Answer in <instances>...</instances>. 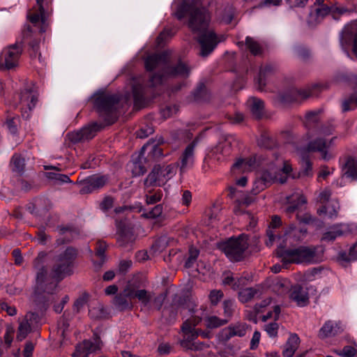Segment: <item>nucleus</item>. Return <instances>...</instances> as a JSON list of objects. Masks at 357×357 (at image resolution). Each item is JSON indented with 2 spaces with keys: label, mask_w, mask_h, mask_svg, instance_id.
I'll return each instance as SVG.
<instances>
[{
  "label": "nucleus",
  "mask_w": 357,
  "mask_h": 357,
  "mask_svg": "<svg viewBox=\"0 0 357 357\" xmlns=\"http://www.w3.org/2000/svg\"><path fill=\"white\" fill-rule=\"evenodd\" d=\"M52 11L50 1L36 0V5L29 10L27 17L30 22L35 26L40 22V32H45L49 25L48 17Z\"/></svg>",
  "instance_id": "6e6552de"
},
{
  "label": "nucleus",
  "mask_w": 357,
  "mask_h": 357,
  "mask_svg": "<svg viewBox=\"0 0 357 357\" xmlns=\"http://www.w3.org/2000/svg\"><path fill=\"white\" fill-rule=\"evenodd\" d=\"M224 296V294L221 290L213 289L211 291L208 298L212 305H217L218 303L222 300Z\"/></svg>",
  "instance_id": "4d7b16f0"
},
{
  "label": "nucleus",
  "mask_w": 357,
  "mask_h": 357,
  "mask_svg": "<svg viewBox=\"0 0 357 357\" xmlns=\"http://www.w3.org/2000/svg\"><path fill=\"white\" fill-rule=\"evenodd\" d=\"M38 318V314L33 312H29L26 314L25 320L22 321L18 327L17 339L19 341H22L25 339L31 331V325L29 321H32L33 319L36 321Z\"/></svg>",
  "instance_id": "bb28decb"
},
{
  "label": "nucleus",
  "mask_w": 357,
  "mask_h": 357,
  "mask_svg": "<svg viewBox=\"0 0 357 357\" xmlns=\"http://www.w3.org/2000/svg\"><path fill=\"white\" fill-rule=\"evenodd\" d=\"M330 13V8L326 5H321L312 9L309 14L307 22L312 26L320 23L323 19Z\"/></svg>",
  "instance_id": "a878e982"
},
{
  "label": "nucleus",
  "mask_w": 357,
  "mask_h": 357,
  "mask_svg": "<svg viewBox=\"0 0 357 357\" xmlns=\"http://www.w3.org/2000/svg\"><path fill=\"white\" fill-rule=\"evenodd\" d=\"M256 167V158L250 156L245 158H238L231 167V172L234 174L252 171Z\"/></svg>",
  "instance_id": "6ab92c4d"
},
{
  "label": "nucleus",
  "mask_w": 357,
  "mask_h": 357,
  "mask_svg": "<svg viewBox=\"0 0 357 357\" xmlns=\"http://www.w3.org/2000/svg\"><path fill=\"white\" fill-rule=\"evenodd\" d=\"M146 151H149V157L153 160H157L164 155L162 149L160 146V142L155 143V141L149 140L144 144L141 151L143 154Z\"/></svg>",
  "instance_id": "c85d7f7f"
},
{
  "label": "nucleus",
  "mask_w": 357,
  "mask_h": 357,
  "mask_svg": "<svg viewBox=\"0 0 357 357\" xmlns=\"http://www.w3.org/2000/svg\"><path fill=\"white\" fill-rule=\"evenodd\" d=\"M23 40L24 43H27L29 45V52L31 58H36L40 59L41 54L39 52V43L40 39L32 37V31L30 26H29L23 31Z\"/></svg>",
  "instance_id": "4be33fe9"
},
{
  "label": "nucleus",
  "mask_w": 357,
  "mask_h": 357,
  "mask_svg": "<svg viewBox=\"0 0 357 357\" xmlns=\"http://www.w3.org/2000/svg\"><path fill=\"white\" fill-rule=\"evenodd\" d=\"M302 172L300 173L301 176H312V165L310 160L305 155L302 158Z\"/></svg>",
  "instance_id": "8fccbe9b"
},
{
  "label": "nucleus",
  "mask_w": 357,
  "mask_h": 357,
  "mask_svg": "<svg viewBox=\"0 0 357 357\" xmlns=\"http://www.w3.org/2000/svg\"><path fill=\"white\" fill-rule=\"evenodd\" d=\"M117 227V243L120 247L126 248L131 245L135 240V237L132 231L129 229L122 225L121 222L116 221Z\"/></svg>",
  "instance_id": "412c9836"
},
{
  "label": "nucleus",
  "mask_w": 357,
  "mask_h": 357,
  "mask_svg": "<svg viewBox=\"0 0 357 357\" xmlns=\"http://www.w3.org/2000/svg\"><path fill=\"white\" fill-rule=\"evenodd\" d=\"M248 325L243 322H237L230 324L229 326L223 328L220 336L222 340L227 341L233 337H243L247 333Z\"/></svg>",
  "instance_id": "dca6fc26"
},
{
  "label": "nucleus",
  "mask_w": 357,
  "mask_h": 357,
  "mask_svg": "<svg viewBox=\"0 0 357 357\" xmlns=\"http://www.w3.org/2000/svg\"><path fill=\"white\" fill-rule=\"evenodd\" d=\"M282 225L281 218L278 215L272 217L271 221L269 224L268 229L266 231L268 240L266 241L267 246H272L278 234L276 229H278Z\"/></svg>",
  "instance_id": "cd10ccee"
},
{
  "label": "nucleus",
  "mask_w": 357,
  "mask_h": 357,
  "mask_svg": "<svg viewBox=\"0 0 357 357\" xmlns=\"http://www.w3.org/2000/svg\"><path fill=\"white\" fill-rule=\"evenodd\" d=\"M292 171L289 161L280 158L276 152L271 153V158L268 159L266 167L263 168L259 175L269 185L274 183H284Z\"/></svg>",
  "instance_id": "20e7f679"
},
{
  "label": "nucleus",
  "mask_w": 357,
  "mask_h": 357,
  "mask_svg": "<svg viewBox=\"0 0 357 357\" xmlns=\"http://www.w3.org/2000/svg\"><path fill=\"white\" fill-rule=\"evenodd\" d=\"M22 52V47L18 43L5 48L0 56V63L7 69L17 66Z\"/></svg>",
  "instance_id": "f8f14e48"
},
{
  "label": "nucleus",
  "mask_w": 357,
  "mask_h": 357,
  "mask_svg": "<svg viewBox=\"0 0 357 357\" xmlns=\"http://www.w3.org/2000/svg\"><path fill=\"white\" fill-rule=\"evenodd\" d=\"M88 178L91 183L92 184V187L94 190L102 188L108 181V178L105 176H100L95 174Z\"/></svg>",
  "instance_id": "a19ab883"
},
{
  "label": "nucleus",
  "mask_w": 357,
  "mask_h": 357,
  "mask_svg": "<svg viewBox=\"0 0 357 357\" xmlns=\"http://www.w3.org/2000/svg\"><path fill=\"white\" fill-rule=\"evenodd\" d=\"M340 205L337 200H332L327 205L323 206L319 208L317 213L321 215L326 214L331 219L337 216Z\"/></svg>",
  "instance_id": "2f4dec72"
},
{
  "label": "nucleus",
  "mask_w": 357,
  "mask_h": 357,
  "mask_svg": "<svg viewBox=\"0 0 357 357\" xmlns=\"http://www.w3.org/2000/svg\"><path fill=\"white\" fill-rule=\"evenodd\" d=\"M197 145L195 140L187 146L181 156V171L184 172L186 169L193 165L195 160V149Z\"/></svg>",
  "instance_id": "393cba45"
},
{
  "label": "nucleus",
  "mask_w": 357,
  "mask_h": 357,
  "mask_svg": "<svg viewBox=\"0 0 357 357\" xmlns=\"http://www.w3.org/2000/svg\"><path fill=\"white\" fill-rule=\"evenodd\" d=\"M102 127L103 126L101 124H98L97 123H92L89 126L82 128L81 130L82 131L85 140L92 139L96 135V133L102 128Z\"/></svg>",
  "instance_id": "e433bc0d"
},
{
  "label": "nucleus",
  "mask_w": 357,
  "mask_h": 357,
  "mask_svg": "<svg viewBox=\"0 0 357 357\" xmlns=\"http://www.w3.org/2000/svg\"><path fill=\"white\" fill-rule=\"evenodd\" d=\"M332 134L331 128H320L316 130L317 137L310 141L306 148L308 152H319L323 160H328L332 158V155L328 153V149L333 139L329 142L325 138Z\"/></svg>",
  "instance_id": "1a4fd4ad"
},
{
  "label": "nucleus",
  "mask_w": 357,
  "mask_h": 357,
  "mask_svg": "<svg viewBox=\"0 0 357 357\" xmlns=\"http://www.w3.org/2000/svg\"><path fill=\"white\" fill-rule=\"evenodd\" d=\"M94 342L91 340H85L82 342L78 344L74 353L72 354L73 357H89L91 353L100 350L102 347V342L100 337L97 334H94Z\"/></svg>",
  "instance_id": "ddd939ff"
},
{
  "label": "nucleus",
  "mask_w": 357,
  "mask_h": 357,
  "mask_svg": "<svg viewBox=\"0 0 357 357\" xmlns=\"http://www.w3.org/2000/svg\"><path fill=\"white\" fill-rule=\"evenodd\" d=\"M258 145L262 148L269 149L275 146V142L268 134L264 133L258 139Z\"/></svg>",
  "instance_id": "09e8293b"
},
{
  "label": "nucleus",
  "mask_w": 357,
  "mask_h": 357,
  "mask_svg": "<svg viewBox=\"0 0 357 357\" xmlns=\"http://www.w3.org/2000/svg\"><path fill=\"white\" fill-rule=\"evenodd\" d=\"M270 185H271L265 182L264 178L259 174V176L254 181L252 192L254 195H257Z\"/></svg>",
  "instance_id": "a18cd8bd"
},
{
  "label": "nucleus",
  "mask_w": 357,
  "mask_h": 357,
  "mask_svg": "<svg viewBox=\"0 0 357 357\" xmlns=\"http://www.w3.org/2000/svg\"><path fill=\"white\" fill-rule=\"evenodd\" d=\"M169 56L167 52L153 54L145 59V68L147 71L161 69L162 73H156L151 76L150 82L151 86L160 84L166 77H187L190 73V68L184 62L178 61L176 64L169 65Z\"/></svg>",
  "instance_id": "7ed1b4c3"
},
{
  "label": "nucleus",
  "mask_w": 357,
  "mask_h": 357,
  "mask_svg": "<svg viewBox=\"0 0 357 357\" xmlns=\"http://www.w3.org/2000/svg\"><path fill=\"white\" fill-rule=\"evenodd\" d=\"M347 231V227L344 225H335L331 227L330 230L325 232L322 237V241H333L337 237L344 235Z\"/></svg>",
  "instance_id": "c756f323"
},
{
  "label": "nucleus",
  "mask_w": 357,
  "mask_h": 357,
  "mask_svg": "<svg viewBox=\"0 0 357 357\" xmlns=\"http://www.w3.org/2000/svg\"><path fill=\"white\" fill-rule=\"evenodd\" d=\"M249 244L245 236L240 235L237 238H230L220 245V249L231 261H240L245 258V252Z\"/></svg>",
  "instance_id": "0eeeda50"
},
{
  "label": "nucleus",
  "mask_w": 357,
  "mask_h": 357,
  "mask_svg": "<svg viewBox=\"0 0 357 357\" xmlns=\"http://www.w3.org/2000/svg\"><path fill=\"white\" fill-rule=\"evenodd\" d=\"M245 46L249 52L254 56H259L263 53L261 45L252 37L247 36L245 41Z\"/></svg>",
  "instance_id": "72a5a7b5"
},
{
  "label": "nucleus",
  "mask_w": 357,
  "mask_h": 357,
  "mask_svg": "<svg viewBox=\"0 0 357 357\" xmlns=\"http://www.w3.org/2000/svg\"><path fill=\"white\" fill-rule=\"evenodd\" d=\"M202 317L197 315L192 316L182 325V331L184 334L183 340L181 341V345L191 350H203L208 347V344L204 342H195L198 337V332L195 331V327L202 321Z\"/></svg>",
  "instance_id": "423d86ee"
},
{
  "label": "nucleus",
  "mask_w": 357,
  "mask_h": 357,
  "mask_svg": "<svg viewBox=\"0 0 357 357\" xmlns=\"http://www.w3.org/2000/svg\"><path fill=\"white\" fill-rule=\"evenodd\" d=\"M279 326L276 322H272L265 326V331L268 335L271 337H275L278 335Z\"/></svg>",
  "instance_id": "e2e57ef3"
},
{
  "label": "nucleus",
  "mask_w": 357,
  "mask_h": 357,
  "mask_svg": "<svg viewBox=\"0 0 357 357\" xmlns=\"http://www.w3.org/2000/svg\"><path fill=\"white\" fill-rule=\"evenodd\" d=\"M319 247L314 245L301 246V264H312L321 261L322 253L318 252Z\"/></svg>",
  "instance_id": "f3484780"
},
{
  "label": "nucleus",
  "mask_w": 357,
  "mask_h": 357,
  "mask_svg": "<svg viewBox=\"0 0 357 357\" xmlns=\"http://www.w3.org/2000/svg\"><path fill=\"white\" fill-rule=\"evenodd\" d=\"M216 152L221 154L223 158H227L231 154V143L229 140H225L217 146Z\"/></svg>",
  "instance_id": "37998d69"
},
{
  "label": "nucleus",
  "mask_w": 357,
  "mask_h": 357,
  "mask_svg": "<svg viewBox=\"0 0 357 357\" xmlns=\"http://www.w3.org/2000/svg\"><path fill=\"white\" fill-rule=\"evenodd\" d=\"M162 197V192L160 190L155 191L152 195H146V203L147 204H154L160 202Z\"/></svg>",
  "instance_id": "bf43d9fd"
},
{
  "label": "nucleus",
  "mask_w": 357,
  "mask_h": 357,
  "mask_svg": "<svg viewBox=\"0 0 357 357\" xmlns=\"http://www.w3.org/2000/svg\"><path fill=\"white\" fill-rule=\"evenodd\" d=\"M114 204V199L111 197H106L100 204V208L103 211L110 209Z\"/></svg>",
  "instance_id": "774afa93"
},
{
  "label": "nucleus",
  "mask_w": 357,
  "mask_h": 357,
  "mask_svg": "<svg viewBox=\"0 0 357 357\" xmlns=\"http://www.w3.org/2000/svg\"><path fill=\"white\" fill-rule=\"evenodd\" d=\"M119 100V96L117 94L107 91L98 92L94 95V106L107 124H112L117 119Z\"/></svg>",
  "instance_id": "39448f33"
},
{
  "label": "nucleus",
  "mask_w": 357,
  "mask_h": 357,
  "mask_svg": "<svg viewBox=\"0 0 357 357\" xmlns=\"http://www.w3.org/2000/svg\"><path fill=\"white\" fill-rule=\"evenodd\" d=\"M20 119L17 115H9L6 119V125L9 131L15 134L17 132L20 126Z\"/></svg>",
  "instance_id": "c03bdc74"
},
{
  "label": "nucleus",
  "mask_w": 357,
  "mask_h": 357,
  "mask_svg": "<svg viewBox=\"0 0 357 357\" xmlns=\"http://www.w3.org/2000/svg\"><path fill=\"white\" fill-rule=\"evenodd\" d=\"M224 316L228 321L231 318L234 312V303L231 300H225L223 303Z\"/></svg>",
  "instance_id": "6e6d98bb"
},
{
  "label": "nucleus",
  "mask_w": 357,
  "mask_h": 357,
  "mask_svg": "<svg viewBox=\"0 0 357 357\" xmlns=\"http://www.w3.org/2000/svg\"><path fill=\"white\" fill-rule=\"evenodd\" d=\"M132 89L135 107L137 108L145 107L147 101L145 97L144 80L140 77L134 78L132 82Z\"/></svg>",
  "instance_id": "2eb2a0df"
},
{
  "label": "nucleus",
  "mask_w": 357,
  "mask_h": 357,
  "mask_svg": "<svg viewBox=\"0 0 357 357\" xmlns=\"http://www.w3.org/2000/svg\"><path fill=\"white\" fill-rule=\"evenodd\" d=\"M176 174V167L173 165H155L149 174L144 181L146 185L162 186Z\"/></svg>",
  "instance_id": "9d476101"
},
{
  "label": "nucleus",
  "mask_w": 357,
  "mask_h": 357,
  "mask_svg": "<svg viewBox=\"0 0 357 357\" xmlns=\"http://www.w3.org/2000/svg\"><path fill=\"white\" fill-rule=\"evenodd\" d=\"M343 331L344 328L340 323L328 320L319 329L318 336L321 339H325L340 335Z\"/></svg>",
  "instance_id": "aec40b11"
},
{
  "label": "nucleus",
  "mask_w": 357,
  "mask_h": 357,
  "mask_svg": "<svg viewBox=\"0 0 357 357\" xmlns=\"http://www.w3.org/2000/svg\"><path fill=\"white\" fill-rule=\"evenodd\" d=\"M345 174L353 180H357V159L350 158L345 165Z\"/></svg>",
  "instance_id": "ea45409f"
},
{
  "label": "nucleus",
  "mask_w": 357,
  "mask_h": 357,
  "mask_svg": "<svg viewBox=\"0 0 357 357\" xmlns=\"http://www.w3.org/2000/svg\"><path fill=\"white\" fill-rule=\"evenodd\" d=\"M176 32L175 28H165L157 37V43L160 45L169 38L173 36Z\"/></svg>",
  "instance_id": "864d4df0"
},
{
  "label": "nucleus",
  "mask_w": 357,
  "mask_h": 357,
  "mask_svg": "<svg viewBox=\"0 0 357 357\" xmlns=\"http://www.w3.org/2000/svg\"><path fill=\"white\" fill-rule=\"evenodd\" d=\"M167 243L168 239L166 237H161L155 241L153 247L155 250L162 252L166 248Z\"/></svg>",
  "instance_id": "0e129e2a"
},
{
  "label": "nucleus",
  "mask_w": 357,
  "mask_h": 357,
  "mask_svg": "<svg viewBox=\"0 0 357 357\" xmlns=\"http://www.w3.org/2000/svg\"><path fill=\"white\" fill-rule=\"evenodd\" d=\"M45 176L48 179L55 181L59 183H68L70 179L68 176L56 172H46Z\"/></svg>",
  "instance_id": "3c124183"
},
{
  "label": "nucleus",
  "mask_w": 357,
  "mask_h": 357,
  "mask_svg": "<svg viewBox=\"0 0 357 357\" xmlns=\"http://www.w3.org/2000/svg\"><path fill=\"white\" fill-rule=\"evenodd\" d=\"M296 199H297L296 204L290 205L287 208L286 212L287 214H291V213H294L298 208L299 205H303L306 203V199L303 196L297 195Z\"/></svg>",
  "instance_id": "052dcab7"
},
{
  "label": "nucleus",
  "mask_w": 357,
  "mask_h": 357,
  "mask_svg": "<svg viewBox=\"0 0 357 357\" xmlns=\"http://www.w3.org/2000/svg\"><path fill=\"white\" fill-rule=\"evenodd\" d=\"M314 95L313 89H291L285 94L280 96V100L282 102H300Z\"/></svg>",
  "instance_id": "a211bd4d"
},
{
  "label": "nucleus",
  "mask_w": 357,
  "mask_h": 357,
  "mask_svg": "<svg viewBox=\"0 0 357 357\" xmlns=\"http://www.w3.org/2000/svg\"><path fill=\"white\" fill-rule=\"evenodd\" d=\"M129 296L126 294L125 289L123 292L117 294L114 298V305L120 310H125L126 309H131L132 305L129 301Z\"/></svg>",
  "instance_id": "473e14b6"
},
{
  "label": "nucleus",
  "mask_w": 357,
  "mask_h": 357,
  "mask_svg": "<svg viewBox=\"0 0 357 357\" xmlns=\"http://www.w3.org/2000/svg\"><path fill=\"white\" fill-rule=\"evenodd\" d=\"M174 15L179 20L188 16V28L193 33H199L197 41L201 46L202 56L210 54L220 42L214 31L208 30L211 21L210 13L206 8L201 6L199 1L193 0L189 3L183 2L179 4Z\"/></svg>",
  "instance_id": "f257e3e1"
},
{
  "label": "nucleus",
  "mask_w": 357,
  "mask_h": 357,
  "mask_svg": "<svg viewBox=\"0 0 357 357\" xmlns=\"http://www.w3.org/2000/svg\"><path fill=\"white\" fill-rule=\"evenodd\" d=\"M249 101L250 102V109L252 114L256 118H261L263 114L264 107V102L261 100L255 98H250Z\"/></svg>",
  "instance_id": "58836bf2"
},
{
  "label": "nucleus",
  "mask_w": 357,
  "mask_h": 357,
  "mask_svg": "<svg viewBox=\"0 0 357 357\" xmlns=\"http://www.w3.org/2000/svg\"><path fill=\"white\" fill-rule=\"evenodd\" d=\"M257 292V290L252 287L243 289L238 292V300L241 303H247L254 298Z\"/></svg>",
  "instance_id": "79ce46f5"
},
{
  "label": "nucleus",
  "mask_w": 357,
  "mask_h": 357,
  "mask_svg": "<svg viewBox=\"0 0 357 357\" xmlns=\"http://www.w3.org/2000/svg\"><path fill=\"white\" fill-rule=\"evenodd\" d=\"M139 284L137 282H129L125 287V292L130 299L137 298L144 306H146L152 299L153 295L145 289H137Z\"/></svg>",
  "instance_id": "4468645a"
},
{
  "label": "nucleus",
  "mask_w": 357,
  "mask_h": 357,
  "mask_svg": "<svg viewBox=\"0 0 357 357\" xmlns=\"http://www.w3.org/2000/svg\"><path fill=\"white\" fill-rule=\"evenodd\" d=\"M162 213V206L160 204L154 206L151 211L142 214V216L146 218H155L159 217Z\"/></svg>",
  "instance_id": "680f3d73"
},
{
  "label": "nucleus",
  "mask_w": 357,
  "mask_h": 357,
  "mask_svg": "<svg viewBox=\"0 0 357 357\" xmlns=\"http://www.w3.org/2000/svg\"><path fill=\"white\" fill-rule=\"evenodd\" d=\"M342 111L344 112H348L357 107V92L354 93L348 99L343 101Z\"/></svg>",
  "instance_id": "49530a36"
},
{
  "label": "nucleus",
  "mask_w": 357,
  "mask_h": 357,
  "mask_svg": "<svg viewBox=\"0 0 357 357\" xmlns=\"http://www.w3.org/2000/svg\"><path fill=\"white\" fill-rule=\"evenodd\" d=\"M299 344V337L296 334H291L286 342L282 351L284 357H292L297 350Z\"/></svg>",
  "instance_id": "7c9ffc66"
},
{
  "label": "nucleus",
  "mask_w": 357,
  "mask_h": 357,
  "mask_svg": "<svg viewBox=\"0 0 357 357\" xmlns=\"http://www.w3.org/2000/svg\"><path fill=\"white\" fill-rule=\"evenodd\" d=\"M69 138L74 143L85 140L82 130L70 133Z\"/></svg>",
  "instance_id": "338daca9"
},
{
  "label": "nucleus",
  "mask_w": 357,
  "mask_h": 357,
  "mask_svg": "<svg viewBox=\"0 0 357 357\" xmlns=\"http://www.w3.org/2000/svg\"><path fill=\"white\" fill-rule=\"evenodd\" d=\"M296 248H287L279 246L275 250V255L280 259L282 266L287 268L289 264H296Z\"/></svg>",
  "instance_id": "5701e85b"
},
{
  "label": "nucleus",
  "mask_w": 357,
  "mask_h": 357,
  "mask_svg": "<svg viewBox=\"0 0 357 357\" xmlns=\"http://www.w3.org/2000/svg\"><path fill=\"white\" fill-rule=\"evenodd\" d=\"M77 255V250L68 247L58 256L54 266L53 275H48L47 269L42 264L45 254L40 252L33 261V266L36 269L35 294H52L55 291L58 282L66 275L71 274L73 263Z\"/></svg>",
  "instance_id": "f03ea898"
},
{
  "label": "nucleus",
  "mask_w": 357,
  "mask_h": 357,
  "mask_svg": "<svg viewBox=\"0 0 357 357\" xmlns=\"http://www.w3.org/2000/svg\"><path fill=\"white\" fill-rule=\"evenodd\" d=\"M13 172L21 175L24 172L25 160L20 155L15 154L10 161Z\"/></svg>",
  "instance_id": "c9c22d12"
},
{
  "label": "nucleus",
  "mask_w": 357,
  "mask_h": 357,
  "mask_svg": "<svg viewBox=\"0 0 357 357\" xmlns=\"http://www.w3.org/2000/svg\"><path fill=\"white\" fill-rule=\"evenodd\" d=\"M204 324L207 328L213 329L225 325L228 319H220L217 316H208L204 319Z\"/></svg>",
  "instance_id": "4c0bfd02"
},
{
  "label": "nucleus",
  "mask_w": 357,
  "mask_h": 357,
  "mask_svg": "<svg viewBox=\"0 0 357 357\" xmlns=\"http://www.w3.org/2000/svg\"><path fill=\"white\" fill-rule=\"evenodd\" d=\"M79 185V193L82 195L91 193L92 192L95 191L89 178H86L84 180L80 181Z\"/></svg>",
  "instance_id": "13d9d810"
},
{
  "label": "nucleus",
  "mask_w": 357,
  "mask_h": 357,
  "mask_svg": "<svg viewBox=\"0 0 357 357\" xmlns=\"http://www.w3.org/2000/svg\"><path fill=\"white\" fill-rule=\"evenodd\" d=\"M255 201V197L252 195H246L241 201H236L234 207V212L236 215L244 213V208L252 204Z\"/></svg>",
  "instance_id": "f704fd0d"
},
{
  "label": "nucleus",
  "mask_w": 357,
  "mask_h": 357,
  "mask_svg": "<svg viewBox=\"0 0 357 357\" xmlns=\"http://www.w3.org/2000/svg\"><path fill=\"white\" fill-rule=\"evenodd\" d=\"M274 68L273 66L270 65L265 66L264 67L261 68L259 71V75L258 79L259 89L262 90V86L266 85L264 77L266 75L273 73Z\"/></svg>",
  "instance_id": "603ef678"
},
{
  "label": "nucleus",
  "mask_w": 357,
  "mask_h": 357,
  "mask_svg": "<svg viewBox=\"0 0 357 357\" xmlns=\"http://www.w3.org/2000/svg\"><path fill=\"white\" fill-rule=\"evenodd\" d=\"M289 298L299 307L306 306L309 303L308 294L300 285H295L291 287L290 289Z\"/></svg>",
  "instance_id": "b1692460"
},
{
  "label": "nucleus",
  "mask_w": 357,
  "mask_h": 357,
  "mask_svg": "<svg viewBox=\"0 0 357 357\" xmlns=\"http://www.w3.org/2000/svg\"><path fill=\"white\" fill-rule=\"evenodd\" d=\"M18 106L24 118H29L30 112L38 101V93L33 87L26 88L18 94Z\"/></svg>",
  "instance_id": "9b49d317"
},
{
  "label": "nucleus",
  "mask_w": 357,
  "mask_h": 357,
  "mask_svg": "<svg viewBox=\"0 0 357 357\" xmlns=\"http://www.w3.org/2000/svg\"><path fill=\"white\" fill-rule=\"evenodd\" d=\"M107 249V244L105 241H98L96 243V255L100 258L101 263L98 265L100 266L105 261V252Z\"/></svg>",
  "instance_id": "5fc2aeb1"
},
{
  "label": "nucleus",
  "mask_w": 357,
  "mask_h": 357,
  "mask_svg": "<svg viewBox=\"0 0 357 357\" xmlns=\"http://www.w3.org/2000/svg\"><path fill=\"white\" fill-rule=\"evenodd\" d=\"M332 352L342 357H354L357 351L351 346H345L342 350L334 349Z\"/></svg>",
  "instance_id": "de8ad7c7"
},
{
  "label": "nucleus",
  "mask_w": 357,
  "mask_h": 357,
  "mask_svg": "<svg viewBox=\"0 0 357 357\" xmlns=\"http://www.w3.org/2000/svg\"><path fill=\"white\" fill-rule=\"evenodd\" d=\"M0 307L2 310L6 311L10 316H14L17 314L16 308L14 306L9 305L5 301H0Z\"/></svg>",
  "instance_id": "69168bd1"
}]
</instances>
